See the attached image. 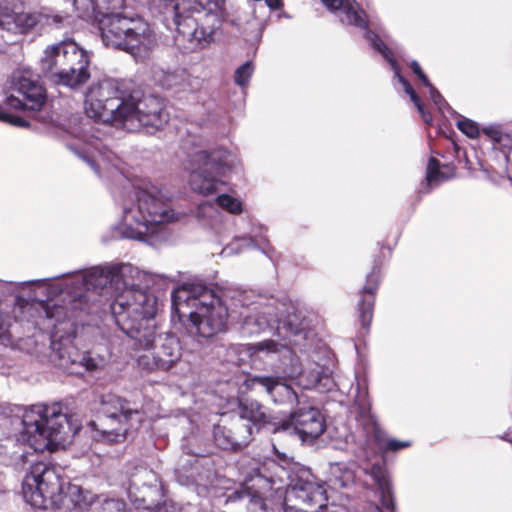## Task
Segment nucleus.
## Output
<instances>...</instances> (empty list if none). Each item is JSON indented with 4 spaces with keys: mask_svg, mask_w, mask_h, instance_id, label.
Listing matches in <instances>:
<instances>
[{
    "mask_svg": "<svg viewBox=\"0 0 512 512\" xmlns=\"http://www.w3.org/2000/svg\"><path fill=\"white\" fill-rule=\"evenodd\" d=\"M366 473L371 477L380 492V499L383 507L393 512L394 500L391 493L390 482L387 478L386 469L381 464L372 465Z\"/></svg>",
    "mask_w": 512,
    "mask_h": 512,
    "instance_id": "5701e85b",
    "label": "nucleus"
},
{
    "mask_svg": "<svg viewBox=\"0 0 512 512\" xmlns=\"http://www.w3.org/2000/svg\"><path fill=\"white\" fill-rule=\"evenodd\" d=\"M170 277L140 270L130 263H106L83 272L56 277L48 285L47 301L37 304L40 318L49 323L51 331L52 360L70 374H83L99 368L102 360L89 353H80L70 333L58 335L59 325L70 327L75 310H89L92 294L110 299L115 324L133 340L136 350H143L137 357L138 365L145 370H168L181 357L178 338L160 333L155 322L157 297L148 289L160 280Z\"/></svg>",
    "mask_w": 512,
    "mask_h": 512,
    "instance_id": "f257e3e1",
    "label": "nucleus"
},
{
    "mask_svg": "<svg viewBox=\"0 0 512 512\" xmlns=\"http://www.w3.org/2000/svg\"><path fill=\"white\" fill-rule=\"evenodd\" d=\"M126 493L136 508L153 509L163 496V488L152 469L139 465L129 473Z\"/></svg>",
    "mask_w": 512,
    "mask_h": 512,
    "instance_id": "4468645a",
    "label": "nucleus"
},
{
    "mask_svg": "<svg viewBox=\"0 0 512 512\" xmlns=\"http://www.w3.org/2000/svg\"><path fill=\"white\" fill-rule=\"evenodd\" d=\"M268 320L264 316L249 315L245 317L243 329L247 334H258L268 326Z\"/></svg>",
    "mask_w": 512,
    "mask_h": 512,
    "instance_id": "f704fd0d",
    "label": "nucleus"
},
{
    "mask_svg": "<svg viewBox=\"0 0 512 512\" xmlns=\"http://www.w3.org/2000/svg\"><path fill=\"white\" fill-rule=\"evenodd\" d=\"M290 426L294 427V435L301 442L312 443L325 431V419L318 408L298 402L297 408L290 413Z\"/></svg>",
    "mask_w": 512,
    "mask_h": 512,
    "instance_id": "f3484780",
    "label": "nucleus"
},
{
    "mask_svg": "<svg viewBox=\"0 0 512 512\" xmlns=\"http://www.w3.org/2000/svg\"><path fill=\"white\" fill-rule=\"evenodd\" d=\"M240 416L243 419L249 420L255 425L267 424L268 416L262 405L253 400L241 401L239 404Z\"/></svg>",
    "mask_w": 512,
    "mask_h": 512,
    "instance_id": "bb28decb",
    "label": "nucleus"
},
{
    "mask_svg": "<svg viewBox=\"0 0 512 512\" xmlns=\"http://www.w3.org/2000/svg\"><path fill=\"white\" fill-rule=\"evenodd\" d=\"M267 6L270 8V9H278L281 5V1L280 0H265Z\"/></svg>",
    "mask_w": 512,
    "mask_h": 512,
    "instance_id": "09e8293b",
    "label": "nucleus"
},
{
    "mask_svg": "<svg viewBox=\"0 0 512 512\" xmlns=\"http://www.w3.org/2000/svg\"><path fill=\"white\" fill-rule=\"evenodd\" d=\"M11 89L22 98L11 94L6 97V104L14 109L38 111L44 105L46 96L39 76L30 68L16 69L11 75Z\"/></svg>",
    "mask_w": 512,
    "mask_h": 512,
    "instance_id": "ddd939ff",
    "label": "nucleus"
},
{
    "mask_svg": "<svg viewBox=\"0 0 512 512\" xmlns=\"http://www.w3.org/2000/svg\"><path fill=\"white\" fill-rule=\"evenodd\" d=\"M330 475L328 486L332 491L337 488H346L354 481L353 472L340 463L330 466Z\"/></svg>",
    "mask_w": 512,
    "mask_h": 512,
    "instance_id": "c756f323",
    "label": "nucleus"
},
{
    "mask_svg": "<svg viewBox=\"0 0 512 512\" xmlns=\"http://www.w3.org/2000/svg\"><path fill=\"white\" fill-rule=\"evenodd\" d=\"M483 132L493 141V150L502 153L503 172H507L509 152L512 150V135L503 133L497 126L491 125L483 128Z\"/></svg>",
    "mask_w": 512,
    "mask_h": 512,
    "instance_id": "393cba45",
    "label": "nucleus"
},
{
    "mask_svg": "<svg viewBox=\"0 0 512 512\" xmlns=\"http://www.w3.org/2000/svg\"><path fill=\"white\" fill-rule=\"evenodd\" d=\"M454 176V168L450 166L440 167V163L435 158H430L426 171V182L429 187L437 186Z\"/></svg>",
    "mask_w": 512,
    "mask_h": 512,
    "instance_id": "cd10ccee",
    "label": "nucleus"
},
{
    "mask_svg": "<svg viewBox=\"0 0 512 512\" xmlns=\"http://www.w3.org/2000/svg\"><path fill=\"white\" fill-rule=\"evenodd\" d=\"M79 157L82 158L98 175H100L102 164L110 159L109 155L101 152L98 147L94 148V150L89 149L85 150L84 153H79Z\"/></svg>",
    "mask_w": 512,
    "mask_h": 512,
    "instance_id": "473e14b6",
    "label": "nucleus"
},
{
    "mask_svg": "<svg viewBox=\"0 0 512 512\" xmlns=\"http://www.w3.org/2000/svg\"><path fill=\"white\" fill-rule=\"evenodd\" d=\"M210 476H211V473L209 472L206 475V480L204 481L203 477L200 474L197 477H195L194 474H191L192 480L190 482L188 480L187 481L182 480L181 476L179 475L178 480L180 481V483L185 484V485L194 484L196 486L197 494L200 496H203V495H205V493L208 490V484L210 483Z\"/></svg>",
    "mask_w": 512,
    "mask_h": 512,
    "instance_id": "e433bc0d",
    "label": "nucleus"
},
{
    "mask_svg": "<svg viewBox=\"0 0 512 512\" xmlns=\"http://www.w3.org/2000/svg\"><path fill=\"white\" fill-rule=\"evenodd\" d=\"M251 481V485L247 483L229 494L226 503L245 506L247 512H266L263 499L267 492L272 489L280 491L282 488L276 486L275 478H267L262 475H257Z\"/></svg>",
    "mask_w": 512,
    "mask_h": 512,
    "instance_id": "dca6fc26",
    "label": "nucleus"
},
{
    "mask_svg": "<svg viewBox=\"0 0 512 512\" xmlns=\"http://www.w3.org/2000/svg\"><path fill=\"white\" fill-rule=\"evenodd\" d=\"M366 38L371 42L372 46L382 54V56L390 63L391 68L394 71L395 77L398 78L399 82L402 84L404 91L410 96L411 101L416 106L418 112L420 113L423 121L425 123H430L432 121V116L425 111L423 104L420 101V98L415 93L412 86L409 82L400 74L399 66L394 59L392 51L388 48V46L377 36L374 32L368 30L366 31Z\"/></svg>",
    "mask_w": 512,
    "mask_h": 512,
    "instance_id": "a211bd4d",
    "label": "nucleus"
},
{
    "mask_svg": "<svg viewBox=\"0 0 512 512\" xmlns=\"http://www.w3.org/2000/svg\"><path fill=\"white\" fill-rule=\"evenodd\" d=\"M265 243L266 238L262 234H258L254 231V229H252L248 235L234 237L232 242L223 248L222 254L229 256L232 254L240 253L242 250L252 247H259L265 251Z\"/></svg>",
    "mask_w": 512,
    "mask_h": 512,
    "instance_id": "a878e982",
    "label": "nucleus"
},
{
    "mask_svg": "<svg viewBox=\"0 0 512 512\" xmlns=\"http://www.w3.org/2000/svg\"><path fill=\"white\" fill-rule=\"evenodd\" d=\"M91 53L72 39L47 46L39 60L42 74L51 82L77 88L90 78Z\"/></svg>",
    "mask_w": 512,
    "mask_h": 512,
    "instance_id": "9d476101",
    "label": "nucleus"
},
{
    "mask_svg": "<svg viewBox=\"0 0 512 512\" xmlns=\"http://www.w3.org/2000/svg\"><path fill=\"white\" fill-rule=\"evenodd\" d=\"M0 121L10 123L17 127H26L28 122L20 117L13 116L0 108Z\"/></svg>",
    "mask_w": 512,
    "mask_h": 512,
    "instance_id": "a19ab883",
    "label": "nucleus"
},
{
    "mask_svg": "<svg viewBox=\"0 0 512 512\" xmlns=\"http://www.w3.org/2000/svg\"><path fill=\"white\" fill-rule=\"evenodd\" d=\"M290 494H293L296 500L304 504L315 505L319 508L325 507L330 500L334 504L332 494L323 485L315 481L309 469L291 462Z\"/></svg>",
    "mask_w": 512,
    "mask_h": 512,
    "instance_id": "2eb2a0df",
    "label": "nucleus"
},
{
    "mask_svg": "<svg viewBox=\"0 0 512 512\" xmlns=\"http://www.w3.org/2000/svg\"><path fill=\"white\" fill-rule=\"evenodd\" d=\"M357 391L358 392L355 401L363 410L368 411L370 409V403L368 401V393L366 389L361 390L360 384L358 383Z\"/></svg>",
    "mask_w": 512,
    "mask_h": 512,
    "instance_id": "79ce46f5",
    "label": "nucleus"
},
{
    "mask_svg": "<svg viewBox=\"0 0 512 512\" xmlns=\"http://www.w3.org/2000/svg\"><path fill=\"white\" fill-rule=\"evenodd\" d=\"M213 437L215 444L224 450H236L241 446L233 436V433L225 426H215L213 430Z\"/></svg>",
    "mask_w": 512,
    "mask_h": 512,
    "instance_id": "2f4dec72",
    "label": "nucleus"
},
{
    "mask_svg": "<svg viewBox=\"0 0 512 512\" xmlns=\"http://www.w3.org/2000/svg\"><path fill=\"white\" fill-rule=\"evenodd\" d=\"M195 217L200 225L216 229L217 225L220 223L222 215L215 204L211 202H203L197 207Z\"/></svg>",
    "mask_w": 512,
    "mask_h": 512,
    "instance_id": "c85d7f7f",
    "label": "nucleus"
},
{
    "mask_svg": "<svg viewBox=\"0 0 512 512\" xmlns=\"http://www.w3.org/2000/svg\"><path fill=\"white\" fill-rule=\"evenodd\" d=\"M249 351L251 352V354H257V353H261V352L277 353L279 351V345L272 340H268V341H263V342L255 344V345H252L249 348Z\"/></svg>",
    "mask_w": 512,
    "mask_h": 512,
    "instance_id": "ea45409f",
    "label": "nucleus"
},
{
    "mask_svg": "<svg viewBox=\"0 0 512 512\" xmlns=\"http://www.w3.org/2000/svg\"><path fill=\"white\" fill-rule=\"evenodd\" d=\"M3 283L0 281V286H2ZM11 325V316L8 312L3 311L0 308V341L3 343L5 341H9V327Z\"/></svg>",
    "mask_w": 512,
    "mask_h": 512,
    "instance_id": "58836bf2",
    "label": "nucleus"
},
{
    "mask_svg": "<svg viewBox=\"0 0 512 512\" xmlns=\"http://www.w3.org/2000/svg\"><path fill=\"white\" fill-rule=\"evenodd\" d=\"M172 308L180 320L188 318L191 332L209 338L225 330L228 308L213 288L202 282H185L171 294Z\"/></svg>",
    "mask_w": 512,
    "mask_h": 512,
    "instance_id": "0eeeda50",
    "label": "nucleus"
},
{
    "mask_svg": "<svg viewBox=\"0 0 512 512\" xmlns=\"http://www.w3.org/2000/svg\"><path fill=\"white\" fill-rule=\"evenodd\" d=\"M245 385L250 389L255 388L256 386H261L272 397H274V391L278 388L282 387L284 389H288L287 385L281 383L280 378L271 376L248 377L245 380Z\"/></svg>",
    "mask_w": 512,
    "mask_h": 512,
    "instance_id": "7c9ffc66",
    "label": "nucleus"
},
{
    "mask_svg": "<svg viewBox=\"0 0 512 512\" xmlns=\"http://www.w3.org/2000/svg\"><path fill=\"white\" fill-rule=\"evenodd\" d=\"M4 494V492L0 489V496H2Z\"/></svg>",
    "mask_w": 512,
    "mask_h": 512,
    "instance_id": "603ef678",
    "label": "nucleus"
},
{
    "mask_svg": "<svg viewBox=\"0 0 512 512\" xmlns=\"http://www.w3.org/2000/svg\"><path fill=\"white\" fill-rule=\"evenodd\" d=\"M287 428H288V422L283 421V422H282V424H281V426H280V427H278V428H276L274 431H275V432H278V431H280V430H283V431H284V430H286Z\"/></svg>",
    "mask_w": 512,
    "mask_h": 512,
    "instance_id": "8fccbe9b",
    "label": "nucleus"
},
{
    "mask_svg": "<svg viewBox=\"0 0 512 512\" xmlns=\"http://www.w3.org/2000/svg\"><path fill=\"white\" fill-rule=\"evenodd\" d=\"M429 89V94L431 100L434 104L441 110L442 106L445 105V100L442 95L437 91V89L430 83V86H426Z\"/></svg>",
    "mask_w": 512,
    "mask_h": 512,
    "instance_id": "a18cd8bd",
    "label": "nucleus"
},
{
    "mask_svg": "<svg viewBox=\"0 0 512 512\" xmlns=\"http://www.w3.org/2000/svg\"><path fill=\"white\" fill-rule=\"evenodd\" d=\"M64 470L56 464L40 461L30 466L22 483L25 501L49 512H82L96 495L82 487L66 483Z\"/></svg>",
    "mask_w": 512,
    "mask_h": 512,
    "instance_id": "39448f33",
    "label": "nucleus"
},
{
    "mask_svg": "<svg viewBox=\"0 0 512 512\" xmlns=\"http://www.w3.org/2000/svg\"><path fill=\"white\" fill-rule=\"evenodd\" d=\"M84 110L88 117L121 126L128 131L141 128L153 133L168 121L160 98L127 90L124 83L106 78L93 82L85 93Z\"/></svg>",
    "mask_w": 512,
    "mask_h": 512,
    "instance_id": "f03ea898",
    "label": "nucleus"
},
{
    "mask_svg": "<svg viewBox=\"0 0 512 512\" xmlns=\"http://www.w3.org/2000/svg\"><path fill=\"white\" fill-rule=\"evenodd\" d=\"M100 404L104 414V427L93 430L92 437L96 441L121 443L131 431L138 428L144 418L142 411L113 393L103 394Z\"/></svg>",
    "mask_w": 512,
    "mask_h": 512,
    "instance_id": "9b49d317",
    "label": "nucleus"
},
{
    "mask_svg": "<svg viewBox=\"0 0 512 512\" xmlns=\"http://www.w3.org/2000/svg\"><path fill=\"white\" fill-rule=\"evenodd\" d=\"M378 286V276L375 273L367 277L365 286L362 289V299L359 304L360 319L363 327H368L372 320L374 306V293Z\"/></svg>",
    "mask_w": 512,
    "mask_h": 512,
    "instance_id": "b1692460",
    "label": "nucleus"
},
{
    "mask_svg": "<svg viewBox=\"0 0 512 512\" xmlns=\"http://www.w3.org/2000/svg\"><path fill=\"white\" fill-rule=\"evenodd\" d=\"M154 80L163 88H178L180 91L194 89L195 86L192 82L197 81L196 79H191V76L183 69L175 71L155 70Z\"/></svg>",
    "mask_w": 512,
    "mask_h": 512,
    "instance_id": "412c9836",
    "label": "nucleus"
},
{
    "mask_svg": "<svg viewBox=\"0 0 512 512\" xmlns=\"http://www.w3.org/2000/svg\"><path fill=\"white\" fill-rule=\"evenodd\" d=\"M108 509H114L117 512H122L125 510V503L122 500L119 499H111L106 502Z\"/></svg>",
    "mask_w": 512,
    "mask_h": 512,
    "instance_id": "49530a36",
    "label": "nucleus"
},
{
    "mask_svg": "<svg viewBox=\"0 0 512 512\" xmlns=\"http://www.w3.org/2000/svg\"><path fill=\"white\" fill-rule=\"evenodd\" d=\"M156 512H183L182 508L172 501H165L163 505L159 506L158 501L152 510Z\"/></svg>",
    "mask_w": 512,
    "mask_h": 512,
    "instance_id": "37998d69",
    "label": "nucleus"
},
{
    "mask_svg": "<svg viewBox=\"0 0 512 512\" xmlns=\"http://www.w3.org/2000/svg\"><path fill=\"white\" fill-rule=\"evenodd\" d=\"M72 16L43 8L39 11H18L7 2H0V29L12 34H27L33 29L43 30L47 27L56 29L70 26Z\"/></svg>",
    "mask_w": 512,
    "mask_h": 512,
    "instance_id": "f8f14e48",
    "label": "nucleus"
},
{
    "mask_svg": "<svg viewBox=\"0 0 512 512\" xmlns=\"http://www.w3.org/2000/svg\"><path fill=\"white\" fill-rule=\"evenodd\" d=\"M107 11L98 22L102 43L112 49L131 54L137 61L149 57L157 46V38L147 22Z\"/></svg>",
    "mask_w": 512,
    "mask_h": 512,
    "instance_id": "1a4fd4ad",
    "label": "nucleus"
},
{
    "mask_svg": "<svg viewBox=\"0 0 512 512\" xmlns=\"http://www.w3.org/2000/svg\"><path fill=\"white\" fill-rule=\"evenodd\" d=\"M321 1L328 10L338 12V17L342 23L362 29H366L368 27V16L355 0Z\"/></svg>",
    "mask_w": 512,
    "mask_h": 512,
    "instance_id": "6ab92c4d",
    "label": "nucleus"
},
{
    "mask_svg": "<svg viewBox=\"0 0 512 512\" xmlns=\"http://www.w3.org/2000/svg\"><path fill=\"white\" fill-rule=\"evenodd\" d=\"M367 439L373 441L376 448L381 452L398 451L411 445L409 441L390 439L374 420H369L367 425Z\"/></svg>",
    "mask_w": 512,
    "mask_h": 512,
    "instance_id": "4be33fe9",
    "label": "nucleus"
},
{
    "mask_svg": "<svg viewBox=\"0 0 512 512\" xmlns=\"http://www.w3.org/2000/svg\"><path fill=\"white\" fill-rule=\"evenodd\" d=\"M290 316V381L304 389L315 388L320 392L335 387L332 371L327 366L329 351L316 339L310 326V314L299 305H292Z\"/></svg>",
    "mask_w": 512,
    "mask_h": 512,
    "instance_id": "20e7f679",
    "label": "nucleus"
},
{
    "mask_svg": "<svg viewBox=\"0 0 512 512\" xmlns=\"http://www.w3.org/2000/svg\"><path fill=\"white\" fill-rule=\"evenodd\" d=\"M279 468L281 469V472L283 474H287V471H286V469H285V467L283 465H279Z\"/></svg>",
    "mask_w": 512,
    "mask_h": 512,
    "instance_id": "3c124183",
    "label": "nucleus"
},
{
    "mask_svg": "<svg viewBox=\"0 0 512 512\" xmlns=\"http://www.w3.org/2000/svg\"><path fill=\"white\" fill-rule=\"evenodd\" d=\"M217 205L223 210L231 213V214H240L243 211V203L242 201L230 194H220L216 198Z\"/></svg>",
    "mask_w": 512,
    "mask_h": 512,
    "instance_id": "72a5a7b5",
    "label": "nucleus"
},
{
    "mask_svg": "<svg viewBox=\"0 0 512 512\" xmlns=\"http://www.w3.org/2000/svg\"><path fill=\"white\" fill-rule=\"evenodd\" d=\"M125 0H73L76 16L90 21L98 20L107 11L119 10L124 7Z\"/></svg>",
    "mask_w": 512,
    "mask_h": 512,
    "instance_id": "aec40b11",
    "label": "nucleus"
},
{
    "mask_svg": "<svg viewBox=\"0 0 512 512\" xmlns=\"http://www.w3.org/2000/svg\"><path fill=\"white\" fill-rule=\"evenodd\" d=\"M21 423L20 440L40 452L64 448L81 428L78 415L61 403L31 405Z\"/></svg>",
    "mask_w": 512,
    "mask_h": 512,
    "instance_id": "423d86ee",
    "label": "nucleus"
},
{
    "mask_svg": "<svg viewBox=\"0 0 512 512\" xmlns=\"http://www.w3.org/2000/svg\"><path fill=\"white\" fill-rule=\"evenodd\" d=\"M254 72V65L251 61H247L239 66L234 74V81L239 86H246Z\"/></svg>",
    "mask_w": 512,
    "mask_h": 512,
    "instance_id": "c9c22d12",
    "label": "nucleus"
},
{
    "mask_svg": "<svg viewBox=\"0 0 512 512\" xmlns=\"http://www.w3.org/2000/svg\"><path fill=\"white\" fill-rule=\"evenodd\" d=\"M410 67L414 74L419 78V80L422 82L424 86H430V81L425 75V73L422 71L419 63L415 60L411 61Z\"/></svg>",
    "mask_w": 512,
    "mask_h": 512,
    "instance_id": "c03bdc74",
    "label": "nucleus"
},
{
    "mask_svg": "<svg viewBox=\"0 0 512 512\" xmlns=\"http://www.w3.org/2000/svg\"><path fill=\"white\" fill-rule=\"evenodd\" d=\"M273 450H274L275 454L278 456L279 461L282 462L283 464H286L287 463L286 454L284 452L280 453L278 451L275 443H273Z\"/></svg>",
    "mask_w": 512,
    "mask_h": 512,
    "instance_id": "de8ad7c7",
    "label": "nucleus"
},
{
    "mask_svg": "<svg viewBox=\"0 0 512 512\" xmlns=\"http://www.w3.org/2000/svg\"><path fill=\"white\" fill-rule=\"evenodd\" d=\"M182 216L170 195L147 179L133 182L122 201V216L114 231L120 238L156 245L165 237L166 225Z\"/></svg>",
    "mask_w": 512,
    "mask_h": 512,
    "instance_id": "7ed1b4c3",
    "label": "nucleus"
},
{
    "mask_svg": "<svg viewBox=\"0 0 512 512\" xmlns=\"http://www.w3.org/2000/svg\"><path fill=\"white\" fill-rule=\"evenodd\" d=\"M240 164V158L235 150L224 146L204 149L193 147L187 152L183 168L189 173L188 184L191 190L204 196L215 194L225 177Z\"/></svg>",
    "mask_w": 512,
    "mask_h": 512,
    "instance_id": "6e6552de",
    "label": "nucleus"
},
{
    "mask_svg": "<svg viewBox=\"0 0 512 512\" xmlns=\"http://www.w3.org/2000/svg\"><path fill=\"white\" fill-rule=\"evenodd\" d=\"M458 129L470 138H477L479 136V127L476 122L463 118L457 121Z\"/></svg>",
    "mask_w": 512,
    "mask_h": 512,
    "instance_id": "4c0bfd02",
    "label": "nucleus"
}]
</instances>
